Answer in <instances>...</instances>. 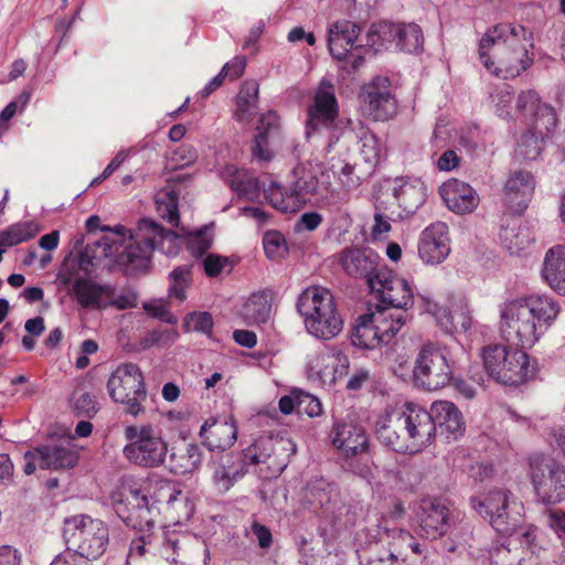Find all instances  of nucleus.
Here are the masks:
<instances>
[{
  "mask_svg": "<svg viewBox=\"0 0 565 565\" xmlns=\"http://www.w3.org/2000/svg\"><path fill=\"white\" fill-rule=\"evenodd\" d=\"M169 297L175 298L179 301L186 299V290L192 284L191 266L182 265L174 268L169 275Z\"/></svg>",
  "mask_w": 565,
  "mask_h": 565,
  "instance_id": "nucleus-49",
  "label": "nucleus"
},
{
  "mask_svg": "<svg viewBox=\"0 0 565 565\" xmlns=\"http://www.w3.org/2000/svg\"><path fill=\"white\" fill-rule=\"evenodd\" d=\"M495 111L500 117H510L513 102V90L508 84L497 87L491 95Z\"/></svg>",
  "mask_w": 565,
  "mask_h": 565,
  "instance_id": "nucleus-54",
  "label": "nucleus"
},
{
  "mask_svg": "<svg viewBox=\"0 0 565 565\" xmlns=\"http://www.w3.org/2000/svg\"><path fill=\"white\" fill-rule=\"evenodd\" d=\"M542 276L553 290L565 296V244L555 245L546 252Z\"/></svg>",
  "mask_w": 565,
  "mask_h": 565,
  "instance_id": "nucleus-37",
  "label": "nucleus"
},
{
  "mask_svg": "<svg viewBox=\"0 0 565 565\" xmlns=\"http://www.w3.org/2000/svg\"><path fill=\"white\" fill-rule=\"evenodd\" d=\"M297 413L306 414L309 417H317L322 414L321 402L313 395L296 390Z\"/></svg>",
  "mask_w": 565,
  "mask_h": 565,
  "instance_id": "nucleus-55",
  "label": "nucleus"
},
{
  "mask_svg": "<svg viewBox=\"0 0 565 565\" xmlns=\"http://www.w3.org/2000/svg\"><path fill=\"white\" fill-rule=\"evenodd\" d=\"M265 254L270 259H279L287 255L288 247L284 235L277 231L266 232L263 237Z\"/></svg>",
  "mask_w": 565,
  "mask_h": 565,
  "instance_id": "nucleus-52",
  "label": "nucleus"
},
{
  "mask_svg": "<svg viewBox=\"0 0 565 565\" xmlns=\"http://www.w3.org/2000/svg\"><path fill=\"white\" fill-rule=\"evenodd\" d=\"M527 475L536 497L543 503L555 504L565 500V467L556 459L532 454Z\"/></svg>",
  "mask_w": 565,
  "mask_h": 565,
  "instance_id": "nucleus-16",
  "label": "nucleus"
},
{
  "mask_svg": "<svg viewBox=\"0 0 565 565\" xmlns=\"http://www.w3.org/2000/svg\"><path fill=\"white\" fill-rule=\"evenodd\" d=\"M439 194L447 207L456 214L471 213L479 204V195L475 189L457 179L444 182Z\"/></svg>",
  "mask_w": 565,
  "mask_h": 565,
  "instance_id": "nucleus-33",
  "label": "nucleus"
},
{
  "mask_svg": "<svg viewBox=\"0 0 565 565\" xmlns=\"http://www.w3.org/2000/svg\"><path fill=\"white\" fill-rule=\"evenodd\" d=\"M441 329L446 332L468 331L471 328L469 306L463 298L455 300L448 306L446 316H443Z\"/></svg>",
  "mask_w": 565,
  "mask_h": 565,
  "instance_id": "nucleus-46",
  "label": "nucleus"
},
{
  "mask_svg": "<svg viewBox=\"0 0 565 565\" xmlns=\"http://www.w3.org/2000/svg\"><path fill=\"white\" fill-rule=\"evenodd\" d=\"M143 309L150 316L168 323H175V318L169 311L167 305L162 301H150L143 303Z\"/></svg>",
  "mask_w": 565,
  "mask_h": 565,
  "instance_id": "nucleus-61",
  "label": "nucleus"
},
{
  "mask_svg": "<svg viewBox=\"0 0 565 565\" xmlns=\"http://www.w3.org/2000/svg\"><path fill=\"white\" fill-rule=\"evenodd\" d=\"M332 488L324 480H319L315 484L309 486L308 494L312 497V502L323 507L331 499Z\"/></svg>",
  "mask_w": 565,
  "mask_h": 565,
  "instance_id": "nucleus-59",
  "label": "nucleus"
},
{
  "mask_svg": "<svg viewBox=\"0 0 565 565\" xmlns=\"http://www.w3.org/2000/svg\"><path fill=\"white\" fill-rule=\"evenodd\" d=\"M339 262L349 276L355 278L364 277L367 282L369 277L377 271V256L369 248L347 247L341 252Z\"/></svg>",
  "mask_w": 565,
  "mask_h": 565,
  "instance_id": "nucleus-35",
  "label": "nucleus"
},
{
  "mask_svg": "<svg viewBox=\"0 0 565 565\" xmlns=\"http://www.w3.org/2000/svg\"><path fill=\"white\" fill-rule=\"evenodd\" d=\"M454 360L447 345L427 341L423 343L413 365L414 383L426 390L445 387L452 379Z\"/></svg>",
  "mask_w": 565,
  "mask_h": 565,
  "instance_id": "nucleus-13",
  "label": "nucleus"
},
{
  "mask_svg": "<svg viewBox=\"0 0 565 565\" xmlns=\"http://www.w3.org/2000/svg\"><path fill=\"white\" fill-rule=\"evenodd\" d=\"M237 425L233 417L209 418L201 426L199 436L211 451H224L237 440Z\"/></svg>",
  "mask_w": 565,
  "mask_h": 565,
  "instance_id": "nucleus-28",
  "label": "nucleus"
},
{
  "mask_svg": "<svg viewBox=\"0 0 565 565\" xmlns=\"http://www.w3.org/2000/svg\"><path fill=\"white\" fill-rule=\"evenodd\" d=\"M377 439L396 452L417 454L429 446L435 436L430 412L413 403L403 411L381 415L375 423Z\"/></svg>",
  "mask_w": 565,
  "mask_h": 565,
  "instance_id": "nucleus-5",
  "label": "nucleus"
},
{
  "mask_svg": "<svg viewBox=\"0 0 565 565\" xmlns=\"http://www.w3.org/2000/svg\"><path fill=\"white\" fill-rule=\"evenodd\" d=\"M114 307L118 310L131 309L137 307V295L134 291L127 290L121 294L116 292V288L111 285V296L108 302V308Z\"/></svg>",
  "mask_w": 565,
  "mask_h": 565,
  "instance_id": "nucleus-57",
  "label": "nucleus"
},
{
  "mask_svg": "<svg viewBox=\"0 0 565 565\" xmlns=\"http://www.w3.org/2000/svg\"><path fill=\"white\" fill-rule=\"evenodd\" d=\"M211 242L212 239L206 228L195 232L188 241L191 250L196 254L206 252L211 246Z\"/></svg>",
  "mask_w": 565,
  "mask_h": 565,
  "instance_id": "nucleus-62",
  "label": "nucleus"
},
{
  "mask_svg": "<svg viewBox=\"0 0 565 565\" xmlns=\"http://www.w3.org/2000/svg\"><path fill=\"white\" fill-rule=\"evenodd\" d=\"M244 475L245 463L243 459L233 455H226L216 462L212 480L218 491L225 492L228 491Z\"/></svg>",
  "mask_w": 565,
  "mask_h": 565,
  "instance_id": "nucleus-41",
  "label": "nucleus"
},
{
  "mask_svg": "<svg viewBox=\"0 0 565 565\" xmlns=\"http://www.w3.org/2000/svg\"><path fill=\"white\" fill-rule=\"evenodd\" d=\"M501 238L511 254H518L527 248L534 237L526 226H519L516 230H504Z\"/></svg>",
  "mask_w": 565,
  "mask_h": 565,
  "instance_id": "nucleus-50",
  "label": "nucleus"
},
{
  "mask_svg": "<svg viewBox=\"0 0 565 565\" xmlns=\"http://www.w3.org/2000/svg\"><path fill=\"white\" fill-rule=\"evenodd\" d=\"M449 253L450 238L446 223L435 222L422 232L418 241V256L424 264H441Z\"/></svg>",
  "mask_w": 565,
  "mask_h": 565,
  "instance_id": "nucleus-26",
  "label": "nucleus"
},
{
  "mask_svg": "<svg viewBox=\"0 0 565 565\" xmlns=\"http://www.w3.org/2000/svg\"><path fill=\"white\" fill-rule=\"evenodd\" d=\"M63 536L66 552L77 554L83 559H97L107 550L109 529L107 524L88 514H75L64 520Z\"/></svg>",
  "mask_w": 565,
  "mask_h": 565,
  "instance_id": "nucleus-11",
  "label": "nucleus"
},
{
  "mask_svg": "<svg viewBox=\"0 0 565 565\" xmlns=\"http://www.w3.org/2000/svg\"><path fill=\"white\" fill-rule=\"evenodd\" d=\"M39 457L41 469L73 468L78 460V451L68 441H52L33 449Z\"/></svg>",
  "mask_w": 565,
  "mask_h": 565,
  "instance_id": "nucleus-34",
  "label": "nucleus"
},
{
  "mask_svg": "<svg viewBox=\"0 0 565 565\" xmlns=\"http://www.w3.org/2000/svg\"><path fill=\"white\" fill-rule=\"evenodd\" d=\"M291 186L301 200L303 206L306 202L315 196L317 200L329 203L330 196H339L338 192L330 190V173L324 167L317 164H299L294 171Z\"/></svg>",
  "mask_w": 565,
  "mask_h": 565,
  "instance_id": "nucleus-20",
  "label": "nucleus"
},
{
  "mask_svg": "<svg viewBox=\"0 0 565 565\" xmlns=\"http://www.w3.org/2000/svg\"><path fill=\"white\" fill-rule=\"evenodd\" d=\"M222 175L224 180L231 185L233 190L239 194L244 193L250 180L246 183V175L243 171L236 169L234 166L224 168Z\"/></svg>",
  "mask_w": 565,
  "mask_h": 565,
  "instance_id": "nucleus-56",
  "label": "nucleus"
},
{
  "mask_svg": "<svg viewBox=\"0 0 565 565\" xmlns=\"http://www.w3.org/2000/svg\"><path fill=\"white\" fill-rule=\"evenodd\" d=\"M361 98L364 113L375 121H385L396 113L397 102L387 77L377 76L365 85Z\"/></svg>",
  "mask_w": 565,
  "mask_h": 565,
  "instance_id": "nucleus-23",
  "label": "nucleus"
},
{
  "mask_svg": "<svg viewBox=\"0 0 565 565\" xmlns=\"http://www.w3.org/2000/svg\"><path fill=\"white\" fill-rule=\"evenodd\" d=\"M386 41H394L401 51L417 53L423 47L424 35L415 23L382 22L373 25L367 34L366 44L382 46Z\"/></svg>",
  "mask_w": 565,
  "mask_h": 565,
  "instance_id": "nucleus-21",
  "label": "nucleus"
},
{
  "mask_svg": "<svg viewBox=\"0 0 565 565\" xmlns=\"http://www.w3.org/2000/svg\"><path fill=\"white\" fill-rule=\"evenodd\" d=\"M277 116L269 111L260 118V126L257 127L254 146L252 148L253 156L262 161H269L273 158V150L269 145L277 135Z\"/></svg>",
  "mask_w": 565,
  "mask_h": 565,
  "instance_id": "nucleus-42",
  "label": "nucleus"
},
{
  "mask_svg": "<svg viewBox=\"0 0 565 565\" xmlns=\"http://www.w3.org/2000/svg\"><path fill=\"white\" fill-rule=\"evenodd\" d=\"M264 194L268 203L280 212L294 213L302 207L301 200L298 199L291 185L287 189L271 181L264 188Z\"/></svg>",
  "mask_w": 565,
  "mask_h": 565,
  "instance_id": "nucleus-45",
  "label": "nucleus"
},
{
  "mask_svg": "<svg viewBox=\"0 0 565 565\" xmlns=\"http://www.w3.org/2000/svg\"><path fill=\"white\" fill-rule=\"evenodd\" d=\"M331 443L345 458L355 457L367 449L365 430L352 422H337L332 428Z\"/></svg>",
  "mask_w": 565,
  "mask_h": 565,
  "instance_id": "nucleus-31",
  "label": "nucleus"
},
{
  "mask_svg": "<svg viewBox=\"0 0 565 565\" xmlns=\"http://www.w3.org/2000/svg\"><path fill=\"white\" fill-rule=\"evenodd\" d=\"M166 499L167 509L171 519L177 523L188 521L193 514L194 508L189 497L170 483H162L159 488L157 501Z\"/></svg>",
  "mask_w": 565,
  "mask_h": 565,
  "instance_id": "nucleus-40",
  "label": "nucleus"
},
{
  "mask_svg": "<svg viewBox=\"0 0 565 565\" xmlns=\"http://www.w3.org/2000/svg\"><path fill=\"white\" fill-rule=\"evenodd\" d=\"M279 449L296 451V446L289 439H280L274 441L270 438H260L254 445L248 447L243 455V461L246 465H264L266 471L260 467L259 471L264 472L265 478L279 476L287 466L285 460H279L277 451Z\"/></svg>",
  "mask_w": 565,
  "mask_h": 565,
  "instance_id": "nucleus-22",
  "label": "nucleus"
},
{
  "mask_svg": "<svg viewBox=\"0 0 565 565\" xmlns=\"http://www.w3.org/2000/svg\"><path fill=\"white\" fill-rule=\"evenodd\" d=\"M418 300L420 302V309L429 315H431L437 323L441 327V318L446 316L448 306H440L438 302L429 299L424 295H418Z\"/></svg>",
  "mask_w": 565,
  "mask_h": 565,
  "instance_id": "nucleus-63",
  "label": "nucleus"
},
{
  "mask_svg": "<svg viewBox=\"0 0 565 565\" xmlns=\"http://www.w3.org/2000/svg\"><path fill=\"white\" fill-rule=\"evenodd\" d=\"M473 510L503 535H512L524 516V505L509 489L493 488L470 500Z\"/></svg>",
  "mask_w": 565,
  "mask_h": 565,
  "instance_id": "nucleus-10",
  "label": "nucleus"
},
{
  "mask_svg": "<svg viewBox=\"0 0 565 565\" xmlns=\"http://www.w3.org/2000/svg\"><path fill=\"white\" fill-rule=\"evenodd\" d=\"M180 245L181 239L175 233L145 218L134 232L127 230V250L121 256V262L128 263L132 270H143L148 267L153 250L175 256Z\"/></svg>",
  "mask_w": 565,
  "mask_h": 565,
  "instance_id": "nucleus-7",
  "label": "nucleus"
},
{
  "mask_svg": "<svg viewBox=\"0 0 565 565\" xmlns=\"http://www.w3.org/2000/svg\"><path fill=\"white\" fill-rule=\"evenodd\" d=\"M71 294L81 308L102 311L108 308L111 285L99 284L90 278H76Z\"/></svg>",
  "mask_w": 565,
  "mask_h": 565,
  "instance_id": "nucleus-32",
  "label": "nucleus"
},
{
  "mask_svg": "<svg viewBox=\"0 0 565 565\" xmlns=\"http://www.w3.org/2000/svg\"><path fill=\"white\" fill-rule=\"evenodd\" d=\"M532 32L521 24L499 23L487 30L478 53L483 66L503 78H514L534 61Z\"/></svg>",
  "mask_w": 565,
  "mask_h": 565,
  "instance_id": "nucleus-4",
  "label": "nucleus"
},
{
  "mask_svg": "<svg viewBox=\"0 0 565 565\" xmlns=\"http://www.w3.org/2000/svg\"><path fill=\"white\" fill-rule=\"evenodd\" d=\"M297 307L311 335L329 340L341 332L343 321L328 289L317 286L307 288L299 296Z\"/></svg>",
  "mask_w": 565,
  "mask_h": 565,
  "instance_id": "nucleus-9",
  "label": "nucleus"
},
{
  "mask_svg": "<svg viewBox=\"0 0 565 565\" xmlns=\"http://www.w3.org/2000/svg\"><path fill=\"white\" fill-rule=\"evenodd\" d=\"M360 31V26L349 20L335 21L328 30L330 54L335 60H347L351 64V71L358 70L363 62V45L355 44Z\"/></svg>",
  "mask_w": 565,
  "mask_h": 565,
  "instance_id": "nucleus-19",
  "label": "nucleus"
},
{
  "mask_svg": "<svg viewBox=\"0 0 565 565\" xmlns=\"http://www.w3.org/2000/svg\"><path fill=\"white\" fill-rule=\"evenodd\" d=\"M170 471L174 475L192 473L202 463L203 455L199 445L184 443L169 449Z\"/></svg>",
  "mask_w": 565,
  "mask_h": 565,
  "instance_id": "nucleus-39",
  "label": "nucleus"
},
{
  "mask_svg": "<svg viewBox=\"0 0 565 565\" xmlns=\"http://www.w3.org/2000/svg\"><path fill=\"white\" fill-rule=\"evenodd\" d=\"M392 195L402 212L398 217L415 213L426 200V188L423 181L414 177L396 178L391 186Z\"/></svg>",
  "mask_w": 565,
  "mask_h": 565,
  "instance_id": "nucleus-30",
  "label": "nucleus"
},
{
  "mask_svg": "<svg viewBox=\"0 0 565 565\" xmlns=\"http://www.w3.org/2000/svg\"><path fill=\"white\" fill-rule=\"evenodd\" d=\"M369 312L385 344H388L395 338L407 320L405 311H398L381 305L371 308Z\"/></svg>",
  "mask_w": 565,
  "mask_h": 565,
  "instance_id": "nucleus-38",
  "label": "nucleus"
},
{
  "mask_svg": "<svg viewBox=\"0 0 565 565\" xmlns=\"http://www.w3.org/2000/svg\"><path fill=\"white\" fill-rule=\"evenodd\" d=\"M212 315L206 311H194L185 316L183 327L185 331L200 332L211 335L213 330Z\"/></svg>",
  "mask_w": 565,
  "mask_h": 565,
  "instance_id": "nucleus-53",
  "label": "nucleus"
},
{
  "mask_svg": "<svg viewBox=\"0 0 565 565\" xmlns=\"http://www.w3.org/2000/svg\"><path fill=\"white\" fill-rule=\"evenodd\" d=\"M349 359L339 351H321L312 354L307 364L308 376L323 385H334L348 374Z\"/></svg>",
  "mask_w": 565,
  "mask_h": 565,
  "instance_id": "nucleus-24",
  "label": "nucleus"
},
{
  "mask_svg": "<svg viewBox=\"0 0 565 565\" xmlns=\"http://www.w3.org/2000/svg\"><path fill=\"white\" fill-rule=\"evenodd\" d=\"M273 296L269 290L254 292L244 302L242 317L249 324H260L269 320Z\"/></svg>",
  "mask_w": 565,
  "mask_h": 565,
  "instance_id": "nucleus-43",
  "label": "nucleus"
},
{
  "mask_svg": "<svg viewBox=\"0 0 565 565\" xmlns=\"http://www.w3.org/2000/svg\"><path fill=\"white\" fill-rule=\"evenodd\" d=\"M258 85L255 82L245 83L237 95L235 117L239 121H250L256 110Z\"/></svg>",
  "mask_w": 565,
  "mask_h": 565,
  "instance_id": "nucleus-47",
  "label": "nucleus"
},
{
  "mask_svg": "<svg viewBox=\"0 0 565 565\" xmlns=\"http://www.w3.org/2000/svg\"><path fill=\"white\" fill-rule=\"evenodd\" d=\"M559 303L548 296L508 299L499 306L498 330L508 343L532 348L554 324Z\"/></svg>",
  "mask_w": 565,
  "mask_h": 565,
  "instance_id": "nucleus-3",
  "label": "nucleus"
},
{
  "mask_svg": "<svg viewBox=\"0 0 565 565\" xmlns=\"http://www.w3.org/2000/svg\"><path fill=\"white\" fill-rule=\"evenodd\" d=\"M430 416L435 427L439 426L441 434L448 439H457L465 431V422L460 411L449 401H437L431 404Z\"/></svg>",
  "mask_w": 565,
  "mask_h": 565,
  "instance_id": "nucleus-36",
  "label": "nucleus"
},
{
  "mask_svg": "<svg viewBox=\"0 0 565 565\" xmlns=\"http://www.w3.org/2000/svg\"><path fill=\"white\" fill-rule=\"evenodd\" d=\"M535 188L536 180L530 171L518 169L510 172L502 194L505 207L515 214L523 213L533 198Z\"/></svg>",
  "mask_w": 565,
  "mask_h": 565,
  "instance_id": "nucleus-25",
  "label": "nucleus"
},
{
  "mask_svg": "<svg viewBox=\"0 0 565 565\" xmlns=\"http://www.w3.org/2000/svg\"><path fill=\"white\" fill-rule=\"evenodd\" d=\"M324 170L330 173V190L339 195L330 196L329 204L345 202L348 194L362 183V179L354 171L355 167L344 159L331 157Z\"/></svg>",
  "mask_w": 565,
  "mask_h": 565,
  "instance_id": "nucleus-29",
  "label": "nucleus"
},
{
  "mask_svg": "<svg viewBox=\"0 0 565 565\" xmlns=\"http://www.w3.org/2000/svg\"><path fill=\"white\" fill-rule=\"evenodd\" d=\"M122 500L116 503L118 515L140 534L129 547L127 564L148 555L160 557L170 565H207L209 550L196 536L162 529L154 530L158 509L148 494L136 487H124Z\"/></svg>",
  "mask_w": 565,
  "mask_h": 565,
  "instance_id": "nucleus-1",
  "label": "nucleus"
},
{
  "mask_svg": "<svg viewBox=\"0 0 565 565\" xmlns=\"http://www.w3.org/2000/svg\"><path fill=\"white\" fill-rule=\"evenodd\" d=\"M546 522L557 536L565 541V512L562 510H548Z\"/></svg>",
  "mask_w": 565,
  "mask_h": 565,
  "instance_id": "nucleus-64",
  "label": "nucleus"
},
{
  "mask_svg": "<svg viewBox=\"0 0 565 565\" xmlns=\"http://www.w3.org/2000/svg\"><path fill=\"white\" fill-rule=\"evenodd\" d=\"M369 287L381 306L406 312L414 303V292L409 282L387 269H377L370 276Z\"/></svg>",
  "mask_w": 565,
  "mask_h": 565,
  "instance_id": "nucleus-17",
  "label": "nucleus"
},
{
  "mask_svg": "<svg viewBox=\"0 0 565 565\" xmlns=\"http://www.w3.org/2000/svg\"><path fill=\"white\" fill-rule=\"evenodd\" d=\"M515 111L518 119L527 126L518 141L516 154L525 160H535L557 125L556 113L550 105L541 103L534 90L519 94Z\"/></svg>",
  "mask_w": 565,
  "mask_h": 565,
  "instance_id": "nucleus-6",
  "label": "nucleus"
},
{
  "mask_svg": "<svg viewBox=\"0 0 565 565\" xmlns=\"http://www.w3.org/2000/svg\"><path fill=\"white\" fill-rule=\"evenodd\" d=\"M226 266H230L228 258L215 254H209L203 259L204 271L210 277H216Z\"/></svg>",
  "mask_w": 565,
  "mask_h": 565,
  "instance_id": "nucleus-60",
  "label": "nucleus"
},
{
  "mask_svg": "<svg viewBox=\"0 0 565 565\" xmlns=\"http://www.w3.org/2000/svg\"><path fill=\"white\" fill-rule=\"evenodd\" d=\"M100 230L107 234L96 243L86 245L79 256L81 268L86 271L96 268L102 258H113L120 265L129 266L128 263L121 262V256L127 250V228L116 225L114 228L103 226Z\"/></svg>",
  "mask_w": 565,
  "mask_h": 565,
  "instance_id": "nucleus-18",
  "label": "nucleus"
},
{
  "mask_svg": "<svg viewBox=\"0 0 565 565\" xmlns=\"http://www.w3.org/2000/svg\"><path fill=\"white\" fill-rule=\"evenodd\" d=\"M107 392L113 402L124 405L126 414L135 418L145 414L143 403L148 392L138 365L134 363L118 365L107 381Z\"/></svg>",
  "mask_w": 565,
  "mask_h": 565,
  "instance_id": "nucleus-15",
  "label": "nucleus"
},
{
  "mask_svg": "<svg viewBox=\"0 0 565 565\" xmlns=\"http://www.w3.org/2000/svg\"><path fill=\"white\" fill-rule=\"evenodd\" d=\"M124 436L127 444L122 448V456L129 463L145 469L164 465L169 444L160 428L152 424L128 425Z\"/></svg>",
  "mask_w": 565,
  "mask_h": 565,
  "instance_id": "nucleus-12",
  "label": "nucleus"
},
{
  "mask_svg": "<svg viewBox=\"0 0 565 565\" xmlns=\"http://www.w3.org/2000/svg\"><path fill=\"white\" fill-rule=\"evenodd\" d=\"M306 136L317 147L323 139L321 146L327 153H330L337 143L348 149L349 143L356 140L361 145V156L369 163H377L383 152V146L377 137L362 122L353 124L339 118L334 87L327 79L321 81L308 108Z\"/></svg>",
  "mask_w": 565,
  "mask_h": 565,
  "instance_id": "nucleus-2",
  "label": "nucleus"
},
{
  "mask_svg": "<svg viewBox=\"0 0 565 565\" xmlns=\"http://www.w3.org/2000/svg\"><path fill=\"white\" fill-rule=\"evenodd\" d=\"M38 226L33 222H19L0 231L2 248L15 246L34 237Z\"/></svg>",
  "mask_w": 565,
  "mask_h": 565,
  "instance_id": "nucleus-48",
  "label": "nucleus"
},
{
  "mask_svg": "<svg viewBox=\"0 0 565 565\" xmlns=\"http://www.w3.org/2000/svg\"><path fill=\"white\" fill-rule=\"evenodd\" d=\"M351 341L354 347L363 349H376L381 345H385L381 333L377 331V328H375V323L373 322L370 312L360 316L356 319Z\"/></svg>",
  "mask_w": 565,
  "mask_h": 565,
  "instance_id": "nucleus-44",
  "label": "nucleus"
},
{
  "mask_svg": "<svg viewBox=\"0 0 565 565\" xmlns=\"http://www.w3.org/2000/svg\"><path fill=\"white\" fill-rule=\"evenodd\" d=\"M158 214L172 225L179 223L178 196L173 191H161L156 196Z\"/></svg>",
  "mask_w": 565,
  "mask_h": 565,
  "instance_id": "nucleus-51",
  "label": "nucleus"
},
{
  "mask_svg": "<svg viewBox=\"0 0 565 565\" xmlns=\"http://www.w3.org/2000/svg\"><path fill=\"white\" fill-rule=\"evenodd\" d=\"M74 407L79 415L93 417L97 411V401L94 395L89 393H81L74 398Z\"/></svg>",
  "mask_w": 565,
  "mask_h": 565,
  "instance_id": "nucleus-58",
  "label": "nucleus"
},
{
  "mask_svg": "<svg viewBox=\"0 0 565 565\" xmlns=\"http://www.w3.org/2000/svg\"><path fill=\"white\" fill-rule=\"evenodd\" d=\"M379 540L370 543L363 551L358 550L361 561L366 559L373 565H401L407 558V552L420 555V544L407 531L390 527L387 521L380 524Z\"/></svg>",
  "mask_w": 565,
  "mask_h": 565,
  "instance_id": "nucleus-14",
  "label": "nucleus"
},
{
  "mask_svg": "<svg viewBox=\"0 0 565 565\" xmlns=\"http://www.w3.org/2000/svg\"><path fill=\"white\" fill-rule=\"evenodd\" d=\"M526 348L511 343H489L481 350L483 366L488 375L504 385H519L535 374Z\"/></svg>",
  "mask_w": 565,
  "mask_h": 565,
  "instance_id": "nucleus-8",
  "label": "nucleus"
},
{
  "mask_svg": "<svg viewBox=\"0 0 565 565\" xmlns=\"http://www.w3.org/2000/svg\"><path fill=\"white\" fill-rule=\"evenodd\" d=\"M420 531L428 539H438L445 535L450 527L449 507L440 499H424L417 512Z\"/></svg>",
  "mask_w": 565,
  "mask_h": 565,
  "instance_id": "nucleus-27",
  "label": "nucleus"
}]
</instances>
